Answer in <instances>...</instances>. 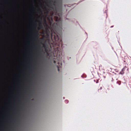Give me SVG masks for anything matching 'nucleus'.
Here are the masks:
<instances>
[{"instance_id":"obj_1","label":"nucleus","mask_w":131,"mask_h":131,"mask_svg":"<svg viewBox=\"0 0 131 131\" xmlns=\"http://www.w3.org/2000/svg\"><path fill=\"white\" fill-rule=\"evenodd\" d=\"M56 15L57 16L54 17V19L55 21H57V23H54L53 24V20L52 16L48 18V19L49 21V26L48 28H47L46 31L47 35H48V33H50V32L48 29H49L51 32V39L52 41L51 43L53 45L54 47V51L53 52V56L54 57H60L62 55V50L61 49V47L60 48V46L62 47V41L61 38L59 37L55 32L54 31L57 27L58 22H60L62 24V19L60 16L59 14L57 13V11L56 12Z\"/></svg>"},{"instance_id":"obj_2","label":"nucleus","mask_w":131,"mask_h":131,"mask_svg":"<svg viewBox=\"0 0 131 131\" xmlns=\"http://www.w3.org/2000/svg\"><path fill=\"white\" fill-rule=\"evenodd\" d=\"M38 31L36 30L35 29L34 32V39L35 40L38 41V42L40 41L38 40Z\"/></svg>"},{"instance_id":"obj_3","label":"nucleus","mask_w":131,"mask_h":131,"mask_svg":"<svg viewBox=\"0 0 131 131\" xmlns=\"http://www.w3.org/2000/svg\"><path fill=\"white\" fill-rule=\"evenodd\" d=\"M39 23V26L40 28H42V19L41 18L40 21H38Z\"/></svg>"},{"instance_id":"obj_4","label":"nucleus","mask_w":131,"mask_h":131,"mask_svg":"<svg viewBox=\"0 0 131 131\" xmlns=\"http://www.w3.org/2000/svg\"><path fill=\"white\" fill-rule=\"evenodd\" d=\"M125 68H123L122 71L120 72L119 74H123L124 73V72L125 70Z\"/></svg>"},{"instance_id":"obj_5","label":"nucleus","mask_w":131,"mask_h":131,"mask_svg":"<svg viewBox=\"0 0 131 131\" xmlns=\"http://www.w3.org/2000/svg\"><path fill=\"white\" fill-rule=\"evenodd\" d=\"M43 22L46 25V26L47 27V28H48L49 26L47 25V21L45 18H44L43 20Z\"/></svg>"},{"instance_id":"obj_6","label":"nucleus","mask_w":131,"mask_h":131,"mask_svg":"<svg viewBox=\"0 0 131 131\" xmlns=\"http://www.w3.org/2000/svg\"><path fill=\"white\" fill-rule=\"evenodd\" d=\"M58 64L59 66L58 65L57 66V68H58V71H59V68L60 67V66L59 65V63H58Z\"/></svg>"},{"instance_id":"obj_7","label":"nucleus","mask_w":131,"mask_h":131,"mask_svg":"<svg viewBox=\"0 0 131 131\" xmlns=\"http://www.w3.org/2000/svg\"><path fill=\"white\" fill-rule=\"evenodd\" d=\"M40 12L41 13H42V11L40 9H39Z\"/></svg>"},{"instance_id":"obj_8","label":"nucleus","mask_w":131,"mask_h":131,"mask_svg":"<svg viewBox=\"0 0 131 131\" xmlns=\"http://www.w3.org/2000/svg\"><path fill=\"white\" fill-rule=\"evenodd\" d=\"M53 63H56V61L54 60L53 61Z\"/></svg>"},{"instance_id":"obj_9","label":"nucleus","mask_w":131,"mask_h":131,"mask_svg":"<svg viewBox=\"0 0 131 131\" xmlns=\"http://www.w3.org/2000/svg\"><path fill=\"white\" fill-rule=\"evenodd\" d=\"M102 89V87H101L100 88V90H101V89Z\"/></svg>"},{"instance_id":"obj_10","label":"nucleus","mask_w":131,"mask_h":131,"mask_svg":"<svg viewBox=\"0 0 131 131\" xmlns=\"http://www.w3.org/2000/svg\"><path fill=\"white\" fill-rule=\"evenodd\" d=\"M47 13L48 14V12L47 11Z\"/></svg>"},{"instance_id":"obj_11","label":"nucleus","mask_w":131,"mask_h":131,"mask_svg":"<svg viewBox=\"0 0 131 131\" xmlns=\"http://www.w3.org/2000/svg\"><path fill=\"white\" fill-rule=\"evenodd\" d=\"M98 80H97V82H96V83H97L98 82Z\"/></svg>"},{"instance_id":"obj_12","label":"nucleus","mask_w":131,"mask_h":131,"mask_svg":"<svg viewBox=\"0 0 131 131\" xmlns=\"http://www.w3.org/2000/svg\"><path fill=\"white\" fill-rule=\"evenodd\" d=\"M99 90H100V89H99V90H98V91H99Z\"/></svg>"},{"instance_id":"obj_13","label":"nucleus","mask_w":131,"mask_h":131,"mask_svg":"<svg viewBox=\"0 0 131 131\" xmlns=\"http://www.w3.org/2000/svg\"><path fill=\"white\" fill-rule=\"evenodd\" d=\"M113 27V26H112L111 27Z\"/></svg>"},{"instance_id":"obj_14","label":"nucleus","mask_w":131,"mask_h":131,"mask_svg":"<svg viewBox=\"0 0 131 131\" xmlns=\"http://www.w3.org/2000/svg\"><path fill=\"white\" fill-rule=\"evenodd\" d=\"M60 65H61V63L60 64Z\"/></svg>"}]
</instances>
